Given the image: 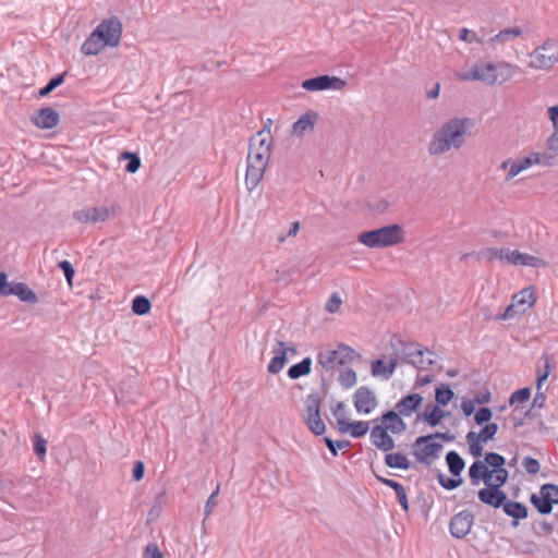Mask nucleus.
<instances>
[{
    "instance_id": "obj_1",
    "label": "nucleus",
    "mask_w": 558,
    "mask_h": 558,
    "mask_svg": "<svg viewBox=\"0 0 558 558\" xmlns=\"http://www.w3.org/2000/svg\"><path fill=\"white\" fill-rule=\"evenodd\" d=\"M474 122L470 118H453L445 122L434 132L427 151L430 156H439L449 150L460 149L465 143V135Z\"/></svg>"
},
{
    "instance_id": "obj_2",
    "label": "nucleus",
    "mask_w": 558,
    "mask_h": 558,
    "mask_svg": "<svg viewBox=\"0 0 558 558\" xmlns=\"http://www.w3.org/2000/svg\"><path fill=\"white\" fill-rule=\"evenodd\" d=\"M404 240L405 232L403 228L397 223L363 231L357 235V241L369 248L395 246L402 243Z\"/></svg>"
},
{
    "instance_id": "obj_3",
    "label": "nucleus",
    "mask_w": 558,
    "mask_h": 558,
    "mask_svg": "<svg viewBox=\"0 0 558 558\" xmlns=\"http://www.w3.org/2000/svg\"><path fill=\"white\" fill-rule=\"evenodd\" d=\"M317 363L327 372H332L341 366H348L361 360V354L344 343H338L335 349L327 348L318 352Z\"/></svg>"
},
{
    "instance_id": "obj_4",
    "label": "nucleus",
    "mask_w": 558,
    "mask_h": 558,
    "mask_svg": "<svg viewBox=\"0 0 558 558\" xmlns=\"http://www.w3.org/2000/svg\"><path fill=\"white\" fill-rule=\"evenodd\" d=\"M529 66L535 70H550L558 62V40L548 38L530 54Z\"/></svg>"
},
{
    "instance_id": "obj_5",
    "label": "nucleus",
    "mask_w": 558,
    "mask_h": 558,
    "mask_svg": "<svg viewBox=\"0 0 558 558\" xmlns=\"http://www.w3.org/2000/svg\"><path fill=\"white\" fill-rule=\"evenodd\" d=\"M322 399L318 393L312 392L305 399L304 422L316 436L326 432V424L320 416Z\"/></svg>"
},
{
    "instance_id": "obj_6",
    "label": "nucleus",
    "mask_w": 558,
    "mask_h": 558,
    "mask_svg": "<svg viewBox=\"0 0 558 558\" xmlns=\"http://www.w3.org/2000/svg\"><path fill=\"white\" fill-rule=\"evenodd\" d=\"M119 207L112 206H98V207H84L73 213V218L81 223H98L107 221L110 217L116 215Z\"/></svg>"
},
{
    "instance_id": "obj_7",
    "label": "nucleus",
    "mask_w": 558,
    "mask_h": 558,
    "mask_svg": "<svg viewBox=\"0 0 558 558\" xmlns=\"http://www.w3.org/2000/svg\"><path fill=\"white\" fill-rule=\"evenodd\" d=\"M122 23L117 16H111L99 23L95 28L96 35L100 36L108 47H117L122 36Z\"/></svg>"
},
{
    "instance_id": "obj_8",
    "label": "nucleus",
    "mask_w": 558,
    "mask_h": 558,
    "mask_svg": "<svg viewBox=\"0 0 558 558\" xmlns=\"http://www.w3.org/2000/svg\"><path fill=\"white\" fill-rule=\"evenodd\" d=\"M433 436L424 435L416 438L413 445V453L416 460L427 465L430 464V458H437L438 452L442 449L439 442H432Z\"/></svg>"
},
{
    "instance_id": "obj_9",
    "label": "nucleus",
    "mask_w": 558,
    "mask_h": 558,
    "mask_svg": "<svg viewBox=\"0 0 558 558\" xmlns=\"http://www.w3.org/2000/svg\"><path fill=\"white\" fill-rule=\"evenodd\" d=\"M270 146L271 143L267 137L259 138L258 141H256V138H251L247 162L267 168L270 158Z\"/></svg>"
},
{
    "instance_id": "obj_10",
    "label": "nucleus",
    "mask_w": 558,
    "mask_h": 558,
    "mask_svg": "<svg viewBox=\"0 0 558 558\" xmlns=\"http://www.w3.org/2000/svg\"><path fill=\"white\" fill-rule=\"evenodd\" d=\"M347 82L338 76L327 74L307 78L302 82V87L308 92H320L327 89L340 90L345 86Z\"/></svg>"
},
{
    "instance_id": "obj_11",
    "label": "nucleus",
    "mask_w": 558,
    "mask_h": 558,
    "mask_svg": "<svg viewBox=\"0 0 558 558\" xmlns=\"http://www.w3.org/2000/svg\"><path fill=\"white\" fill-rule=\"evenodd\" d=\"M474 524V514L470 510L456 513L449 522L450 534L459 539L464 538Z\"/></svg>"
},
{
    "instance_id": "obj_12",
    "label": "nucleus",
    "mask_w": 558,
    "mask_h": 558,
    "mask_svg": "<svg viewBox=\"0 0 558 558\" xmlns=\"http://www.w3.org/2000/svg\"><path fill=\"white\" fill-rule=\"evenodd\" d=\"M353 402L355 410L363 414H369L377 407L375 393L366 386L356 389Z\"/></svg>"
},
{
    "instance_id": "obj_13",
    "label": "nucleus",
    "mask_w": 558,
    "mask_h": 558,
    "mask_svg": "<svg viewBox=\"0 0 558 558\" xmlns=\"http://www.w3.org/2000/svg\"><path fill=\"white\" fill-rule=\"evenodd\" d=\"M477 496L482 504L490 506L495 509L502 507L507 499V494L501 488H498V485L492 484L481 488L477 493Z\"/></svg>"
},
{
    "instance_id": "obj_14",
    "label": "nucleus",
    "mask_w": 558,
    "mask_h": 558,
    "mask_svg": "<svg viewBox=\"0 0 558 558\" xmlns=\"http://www.w3.org/2000/svg\"><path fill=\"white\" fill-rule=\"evenodd\" d=\"M390 345L395 352V356L398 359V362L401 361L403 363L409 364V359L414 357L417 349H421V345L415 342H405L397 335H393L390 340Z\"/></svg>"
},
{
    "instance_id": "obj_15",
    "label": "nucleus",
    "mask_w": 558,
    "mask_h": 558,
    "mask_svg": "<svg viewBox=\"0 0 558 558\" xmlns=\"http://www.w3.org/2000/svg\"><path fill=\"white\" fill-rule=\"evenodd\" d=\"M536 159H543L541 153H532L530 156L518 159L514 162H511L510 160L504 161L501 163L502 169H507V167L510 166L506 180L509 181L513 179L520 172L530 168L532 165H542V162L536 161Z\"/></svg>"
},
{
    "instance_id": "obj_16",
    "label": "nucleus",
    "mask_w": 558,
    "mask_h": 558,
    "mask_svg": "<svg viewBox=\"0 0 558 558\" xmlns=\"http://www.w3.org/2000/svg\"><path fill=\"white\" fill-rule=\"evenodd\" d=\"M505 260L512 265L530 266L535 268L546 267L548 265L545 259L530 255L527 253H521L518 250L507 251Z\"/></svg>"
},
{
    "instance_id": "obj_17",
    "label": "nucleus",
    "mask_w": 558,
    "mask_h": 558,
    "mask_svg": "<svg viewBox=\"0 0 558 558\" xmlns=\"http://www.w3.org/2000/svg\"><path fill=\"white\" fill-rule=\"evenodd\" d=\"M31 121L34 125L43 130H49L58 125L60 114L51 107L39 109L32 118Z\"/></svg>"
},
{
    "instance_id": "obj_18",
    "label": "nucleus",
    "mask_w": 558,
    "mask_h": 558,
    "mask_svg": "<svg viewBox=\"0 0 558 558\" xmlns=\"http://www.w3.org/2000/svg\"><path fill=\"white\" fill-rule=\"evenodd\" d=\"M494 471L481 460H475L469 468V477L473 486H478L483 481L485 485L492 484Z\"/></svg>"
},
{
    "instance_id": "obj_19",
    "label": "nucleus",
    "mask_w": 558,
    "mask_h": 558,
    "mask_svg": "<svg viewBox=\"0 0 558 558\" xmlns=\"http://www.w3.org/2000/svg\"><path fill=\"white\" fill-rule=\"evenodd\" d=\"M390 429L383 424L375 425L371 430V441L379 450L385 452L395 448V440L388 434Z\"/></svg>"
},
{
    "instance_id": "obj_20",
    "label": "nucleus",
    "mask_w": 558,
    "mask_h": 558,
    "mask_svg": "<svg viewBox=\"0 0 558 558\" xmlns=\"http://www.w3.org/2000/svg\"><path fill=\"white\" fill-rule=\"evenodd\" d=\"M496 64L480 62L468 73L466 78L482 81L488 85L496 84Z\"/></svg>"
},
{
    "instance_id": "obj_21",
    "label": "nucleus",
    "mask_w": 558,
    "mask_h": 558,
    "mask_svg": "<svg viewBox=\"0 0 558 558\" xmlns=\"http://www.w3.org/2000/svg\"><path fill=\"white\" fill-rule=\"evenodd\" d=\"M317 121L318 113L316 111L308 110L292 124V134L302 137L305 134L311 133L314 131Z\"/></svg>"
},
{
    "instance_id": "obj_22",
    "label": "nucleus",
    "mask_w": 558,
    "mask_h": 558,
    "mask_svg": "<svg viewBox=\"0 0 558 558\" xmlns=\"http://www.w3.org/2000/svg\"><path fill=\"white\" fill-rule=\"evenodd\" d=\"M423 397L420 393H410L399 400L396 410L403 416H411L422 404Z\"/></svg>"
},
{
    "instance_id": "obj_23",
    "label": "nucleus",
    "mask_w": 558,
    "mask_h": 558,
    "mask_svg": "<svg viewBox=\"0 0 558 558\" xmlns=\"http://www.w3.org/2000/svg\"><path fill=\"white\" fill-rule=\"evenodd\" d=\"M274 353H275V356L270 360L268 367H267V369L270 374L279 373L287 364V361H288L287 344L283 341H278L277 348L274 350Z\"/></svg>"
},
{
    "instance_id": "obj_24",
    "label": "nucleus",
    "mask_w": 558,
    "mask_h": 558,
    "mask_svg": "<svg viewBox=\"0 0 558 558\" xmlns=\"http://www.w3.org/2000/svg\"><path fill=\"white\" fill-rule=\"evenodd\" d=\"M373 473L377 481H379L384 485H386L395 490L397 499H398L401 508L405 512H408L409 511V501H408L407 492H405V488L403 487V485H401L399 482H397L395 480L383 477V476L378 475L377 473H375L374 471H373Z\"/></svg>"
},
{
    "instance_id": "obj_25",
    "label": "nucleus",
    "mask_w": 558,
    "mask_h": 558,
    "mask_svg": "<svg viewBox=\"0 0 558 558\" xmlns=\"http://www.w3.org/2000/svg\"><path fill=\"white\" fill-rule=\"evenodd\" d=\"M400 415L398 411L390 410L385 412L379 421L384 426L388 427L391 433L401 434L405 430L407 425Z\"/></svg>"
},
{
    "instance_id": "obj_26",
    "label": "nucleus",
    "mask_w": 558,
    "mask_h": 558,
    "mask_svg": "<svg viewBox=\"0 0 558 558\" xmlns=\"http://www.w3.org/2000/svg\"><path fill=\"white\" fill-rule=\"evenodd\" d=\"M543 159H538L542 166L550 167L554 165L556 157L558 156V131L548 137L546 142V150L541 153Z\"/></svg>"
},
{
    "instance_id": "obj_27",
    "label": "nucleus",
    "mask_w": 558,
    "mask_h": 558,
    "mask_svg": "<svg viewBox=\"0 0 558 558\" xmlns=\"http://www.w3.org/2000/svg\"><path fill=\"white\" fill-rule=\"evenodd\" d=\"M398 366V359L391 357L388 365L385 364V362L380 359L375 360L371 364V372L372 375L377 377L381 376L384 379H389L392 374L395 373L396 368Z\"/></svg>"
},
{
    "instance_id": "obj_28",
    "label": "nucleus",
    "mask_w": 558,
    "mask_h": 558,
    "mask_svg": "<svg viewBox=\"0 0 558 558\" xmlns=\"http://www.w3.org/2000/svg\"><path fill=\"white\" fill-rule=\"evenodd\" d=\"M504 512L513 518L514 520L525 519L527 517V507L519 501H512L506 499L502 505ZM513 525L517 526L518 522L513 521Z\"/></svg>"
},
{
    "instance_id": "obj_29",
    "label": "nucleus",
    "mask_w": 558,
    "mask_h": 558,
    "mask_svg": "<svg viewBox=\"0 0 558 558\" xmlns=\"http://www.w3.org/2000/svg\"><path fill=\"white\" fill-rule=\"evenodd\" d=\"M107 45L102 41L101 37L96 35L95 29L88 36V38L83 43L81 47V51L85 56H96Z\"/></svg>"
},
{
    "instance_id": "obj_30",
    "label": "nucleus",
    "mask_w": 558,
    "mask_h": 558,
    "mask_svg": "<svg viewBox=\"0 0 558 558\" xmlns=\"http://www.w3.org/2000/svg\"><path fill=\"white\" fill-rule=\"evenodd\" d=\"M266 168L247 162L245 184L248 191H253L262 181Z\"/></svg>"
},
{
    "instance_id": "obj_31",
    "label": "nucleus",
    "mask_w": 558,
    "mask_h": 558,
    "mask_svg": "<svg viewBox=\"0 0 558 558\" xmlns=\"http://www.w3.org/2000/svg\"><path fill=\"white\" fill-rule=\"evenodd\" d=\"M9 292H11V295H16L22 302L29 304L38 302L37 294L24 282H13Z\"/></svg>"
},
{
    "instance_id": "obj_32",
    "label": "nucleus",
    "mask_w": 558,
    "mask_h": 558,
    "mask_svg": "<svg viewBox=\"0 0 558 558\" xmlns=\"http://www.w3.org/2000/svg\"><path fill=\"white\" fill-rule=\"evenodd\" d=\"M535 302L536 296L531 288L522 289L512 296V303H514L517 307H521L522 312L533 306Z\"/></svg>"
},
{
    "instance_id": "obj_33",
    "label": "nucleus",
    "mask_w": 558,
    "mask_h": 558,
    "mask_svg": "<svg viewBox=\"0 0 558 558\" xmlns=\"http://www.w3.org/2000/svg\"><path fill=\"white\" fill-rule=\"evenodd\" d=\"M446 462H447L449 472L453 476H460V474L462 473V471L465 468V462H464L463 458L454 450L447 452Z\"/></svg>"
},
{
    "instance_id": "obj_34",
    "label": "nucleus",
    "mask_w": 558,
    "mask_h": 558,
    "mask_svg": "<svg viewBox=\"0 0 558 558\" xmlns=\"http://www.w3.org/2000/svg\"><path fill=\"white\" fill-rule=\"evenodd\" d=\"M519 68L507 62H499L496 64V83L504 84L509 81L517 72Z\"/></svg>"
},
{
    "instance_id": "obj_35",
    "label": "nucleus",
    "mask_w": 558,
    "mask_h": 558,
    "mask_svg": "<svg viewBox=\"0 0 558 558\" xmlns=\"http://www.w3.org/2000/svg\"><path fill=\"white\" fill-rule=\"evenodd\" d=\"M385 464L391 469L409 470L411 468L407 456L400 452L387 453L385 456Z\"/></svg>"
},
{
    "instance_id": "obj_36",
    "label": "nucleus",
    "mask_w": 558,
    "mask_h": 558,
    "mask_svg": "<svg viewBox=\"0 0 558 558\" xmlns=\"http://www.w3.org/2000/svg\"><path fill=\"white\" fill-rule=\"evenodd\" d=\"M312 367V359L311 357H304L301 362L292 365L288 369V376L291 379H298L302 376H306L311 373Z\"/></svg>"
},
{
    "instance_id": "obj_37",
    "label": "nucleus",
    "mask_w": 558,
    "mask_h": 558,
    "mask_svg": "<svg viewBox=\"0 0 558 558\" xmlns=\"http://www.w3.org/2000/svg\"><path fill=\"white\" fill-rule=\"evenodd\" d=\"M425 352L429 355L433 354L428 349H417L414 357L409 359V364L420 369H428L435 363V361L432 357H425Z\"/></svg>"
},
{
    "instance_id": "obj_38",
    "label": "nucleus",
    "mask_w": 558,
    "mask_h": 558,
    "mask_svg": "<svg viewBox=\"0 0 558 558\" xmlns=\"http://www.w3.org/2000/svg\"><path fill=\"white\" fill-rule=\"evenodd\" d=\"M530 500L542 514H549L553 510V502L544 493L541 496L533 494Z\"/></svg>"
},
{
    "instance_id": "obj_39",
    "label": "nucleus",
    "mask_w": 558,
    "mask_h": 558,
    "mask_svg": "<svg viewBox=\"0 0 558 558\" xmlns=\"http://www.w3.org/2000/svg\"><path fill=\"white\" fill-rule=\"evenodd\" d=\"M151 303L149 299L144 295H137L132 301V312L138 316H143L149 313Z\"/></svg>"
},
{
    "instance_id": "obj_40",
    "label": "nucleus",
    "mask_w": 558,
    "mask_h": 558,
    "mask_svg": "<svg viewBox=\"0 0 558 558\" xmlns=\"http://www.w3.org/2000/svg\"><path fill=\"white\" fill-rule=\"evenodd\" d=\"M449 413L441 410L439 405H434L430 411H425L423 414V418L430 426H437L440 421L446 417Z\"/></svg>"
},
{
    "instance_id": "obj_41",
    "label": "nucleus",
    "mask_w": 558,
    "mask_h": 558,
    "mask_svg": "<svg viewBox=\"0 0 558 558\" xmlns=\"http://www.w3.org/2000/svg\"><path fill=\"white\" fill-rule=\"evenodd\" d=\"M454 397L452 389L441 384L435 389V399L438 405H447Z\"/></svg>"
},
{
    "instance_id": "obj_42",
    "label": "nucleus",
    "mask_w": 558,
    "mask_h": 558,
    "mask_svg": "<svg viewBox=\"0 0 558 558\" xmlns=\"http://www.w3.org/2000/svg\"><path fill=\"white\" fill-rule=\"evenodd\" d=\"M469 444V451L474 458H480L483 454V441L476 437V433L471 430L465 436Z\"/></svg>"
},
{
    "instance_id": "obj_43",
    "label": "nucleus",
    "mask_w": 558,
    "mask_h": 558,
    "mask_svg": "<svg viewBox=\"0 0 558 558\" xmlns=\"http://www.w3.org/2000/svg\"><path fill=\"white\" fill-rule=\"evenodd\" d=\"M522 34V29L519 26L511 28L501 29L498 34L489 39L492 43H506L512 38L519 37Z\"/></svg>"
},
{
    "instance_id": "obj_44",
    "label": "nucleus",
    "mask_w": 558,
    "mask_h": 558,
    "mask_svg": "<svg viewBox=\"0 0 558 558\" xmlns=\"http://www.w3.org/2000/svg\"><path fill=\"white\" fill-rule=\"evenodd\" d=\"M338 381L344 389L352 388L357 381L356 372L351 367H345L340 372Z\"/></svg>"
},
{
    "instance_id": "obj_45",
    "label": "nucleus",
    "mask_w": 558,
    "mask_h": 558,
    "mask_svg": "<svg viewBox=\"0 0 558 558\" xmlns=\"http://www.w3.org/2000/svg\"><path fill=\"white\" fill-rule=\"evenodd\" d=\"M121 159L128 160L125 171L129 173H135L141 168V158L135 153L123 151Z\"/></svg>"
},
{
    "instance_id": "obj_46",
    "label": "nucleus",
    "mask_w": 558,
    "mask_h": 558,
    "mask_svg": "<svg viewBox=\"0 0 558 558\" xmlns=\"http://www.w3.org/2000/svg\"><path fill=\"white\" fill-rule=\"evenodd\" d=\"M66 72L62 74L54 75L49 80V82L39 89L38 95L40 97L48 96L52 90L63 84Z\"/></svg>"
},
{
    "instance_id": "obj_47",
    "label": "nucleus",
    "mask_w": 558,
    "mask_h": 558,
    "mask_svg": "<svg viewBox=\"0 0 558 558\" xmlns=\"http://www.w3.org/2000/svg\"><path fill=\"white\" fill-rule=\"evenodd\" d=\"M508 248H497V247H487L478 253L480 258H486L488 262H493L494 259H505L506 252Z\"/></svg>"
},
{
    "instance_id": "obj_48",
    "label": "nucleus",
    "mask_w": 558,
    "mask_h": 558,
    "mask_svg": "<svg viewBox=\"0 0 558 558\" xmlns=\"http://www.w3.org/2000/svg\"><path fill=\"white\" fill-rule=\"evenodd\" d=\"M484 462L492 468L490 470H498L505 468L506 459L497 452H486Z\"/></svg>"
},
{
    "instance_id": "obj_49",
    "label": "nucleus",
    "mask_w": 558,
    "mask_h": 558,
    "mask_svg": "<svg viewBox=\"0 0 558 558\" xmlns=\"http://www.w3.org/2000/svg\"><path fill=\"white\" fill-rule=\"evenodd\" d=\"M324 442L326 444L327 448L329 449L330 453L333 457L338 456L339 449H345L351 447V441L349 440H333L330 437H324Z\"/></svg>"
},
{
    "instance_id": "obj_50",
    "label": "nucleus",
    "mask_w": 558,
    "mask_h": 558,
    "mask_svg": "<svg viewBox=\"0 0 558 558\" xmlns=\"http://www.w3.org/2000/svg\"><path fill=\"white\" fill-rule=\"evenodd\" d=\"M498 430V425L496 423H488L483 426L476 437L483 442H487L488 440L494 439L496 433Z\"/></svg>"
},
{
    "instance_id": "obj_51",
    "label": "nucleus",
    "mask_w": 558,
    "mask_h": 558,
    "mask_svg": "<svg viewBox=\"0 0 558 558\" xmlns=\"http://www.w3.org/2000/svg\"><path fill=\"white\" fill-rule=\"evenodd\" d=\"M531 397V389L529 387H524L514 391L509 398V404L513 405L515 403H524Z\"/></svg>"
},
{
    "instance_id": "obj_52",
    "label": "nucleus",
    "mask_w": 558,
    "mask_h": 558,
    "mask_svg": "<svg viewBox=\"0 0 558 558\" xmlns=\"http://www.w3.org/2000/svg\"><path fill=\"white\" fill-rule=\"evenodd\" d=\"M437 481H438L439 485L447 490H453L462 484L461 477H459V478L446 477L442 473H439L437 475Z\"/></svg>"
},
{
    "instance_id": "obj_53",
    "label": "nucleus",
    "mask_w": 558,
    "mask_h": 558,
    "mask_svg": "<svg viewBox=\"0 0 558 558\" xmlns=\"http://www.w3.org/2000/svg\"><path fill=\"white\" fill-rule=\"evenodd\" d=\"M369 429L368 422L365 421H356L351 423L350 434L353 438L363 437Z\"/></svg>"
},
{
    "instance_id": "obj_54",
    "label": "nucleus",
    "mask_w": 558,
    "mask_h": 558,
    "mask_svg": "<svg viewBox=\"0 0 558 558\" xmlns=\"http://www.w3.org/2000/svg\"><path fill=\"white\" fill-rule=\"evenodd\" d=\"M34 452L40 460H43L47 453V440L39 434H36L34 437Z\"/></svg>"
},
{
    "instance_id": "obj_55",
    "label": "nucleus",
    "mask_w": 558,
    "mask_h": 558,
    "mask_svg": "<svg viewBox=\"0 0 558 558\" xmlns=\"http://www.w3.org/2000/svg\"><path fill=\"white\" fill-rule=\"evenodd\" d=\"M220 487L219 485L216 487V489L211 493V495L208 497L205 508H204V520L208 519L210 514L213 513L214 508L217 506V498L219 495Z\"/></svg>"
},
{
    "instance_id": "obj_56",
    "label": "nucleus",
    "mask_w": 558,
    "mask_h": 558,
    "mask_svg": "<svg viewBox=\"0 0 558 558\" xmlns=\"http://www.w3.org/2000/svg\"><path fill=\"white\" fill-rule=\"evenodd\" d=\"M493 412L489 408H480L474 415V421L477 425L488 424L492 420Z\"/></svg>"
},
{
    "instance_id": "obj_57",
    "label": "nucleus",
    "mask_w": 558,
    "mask_h": 558,
    "mask_svg": "<svg viewBox=\"0 0 558 558\" xmlns=\"http://www.w3.org/2000/svg\"><path fill=\"white\" fill-rule=\"evenodd\" d=\"M493 471H494V474H493L492 485H498V488H501L508 482L509 472L505 468L498 469V470H493Z\"/></svg>"
},
{
    "instance_id": "obj_58",
    "label": "nucleus",
    "mask_w": 558,
    "mask_h": 558,
    "mask_svg": "<svg viewBox=\"0 0 558 558\" xmlns=\"http://www.w3.org/2000/svg\"><path fill=\"white\" fill-rule=\"evenodd\" d=\"M522 465L524 466L525 471L532 475L537 474L541 470V464L538 460L532 457H525L522 461Z\"/></svg>"
},
{
    "instance_id": "obj_59",
    "label": "nucleus",
    "mask_w": 558,
    "mask_h": 558,
    "mask_svg": "<svg viewBox=\"0 0 558 558\" xmlns=\"http://www.w3.org/2000/svg\"><path fill=\"white\" fill-rule=\"evenodd\" d=\"M541 493H544L554 504L558 505V485L544 484L541 487Z\"/></svg>"
},
{
    "instance_id": "obj_60",
    "label": "nucleus",
    "mask_w": 558,
    "mask_h": 558,
    "mask_svg": "<svg viewBox=\"0 0 558 558\" xmlns=\"http://www.w3.org/2000/svg\"><path fill=\"white\" fill-rule=\"evenodd\" d=\"M143 558H163V554L156 543H148L144 548Z\"/></svg>"
},
{
    "instance_id": "obj_61",
    "label": "nucleus",
    "mask_w": 558,
    "mask_h": 558,
    "mask_svg": "<svg viewBox=\"0 0 558 558\" xmlns=\"http://www.w3.org/2000/svg\"><path fill=\"white\" fill-rule=\"evenodd\" d=\"M59 268L63 271V275L68 281V283L71 286L73 281V277L75 275L74 267L69 260H61L58 264Z\"/></svg>"
},
{
    "instance_id": "obj_62",
    "label": "nucleus",
    "mask_w": 558,
    "mask_h": 558,
    "mask_svg": "<svg viewBox=\"0 0 558 558\" xmlns=\"http://www.w3.org/2000/svg\"><path fill=\"white\" fill-rule=\"evenodd\" d=\"M341 302L342 301H341L340 296L338 295V293H332L326 302V306H325L326 311L329 313L338 312Z\"/></svg>"
},
{
    "instance_id": "obj_63",
    "label": "nucleus",
    "mask_w": 558,
    "mask_h": 558,
    "mask_svg": "<svg viewBox=\"0 0 558 558\" xmlns=\"http://www.w3.org/2000/svg\"><path fill=\"white\" fill-rule=\"evenodd\" d=\"M13 282L8 281V276L5 272H0V295L9 296L11 295L10 289H12Z\"/></svg>"
},
{
    "instance_id": "obj_64",
    "label": "nucleus",
    "mask_w": 558,
    "mask_h": 558,
    "mask_svg": "<svg viewBox=\"0 0 558 558\" xmlns=\"http://www.w3.org/2000/svg\"><path fill=\"white\" fill-rule=\"evenodd\" d=\"M515 307L517 306L514 303L509 304L506 307V310L504 311V313L498 314L496 316V320H509V319L514 318V316L518 314V311L515 310Z\"/></svg>"
}]
</instances>
